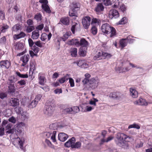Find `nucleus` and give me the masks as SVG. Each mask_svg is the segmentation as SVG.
<instances>
[{
    "label": "nucleus",
    "mask_w": 152,
    "mask_h": 152,
    "mask_svg": "<svg viewBox=\"0 0 152 152\" xmlns=\"http://www.w3.org/2000/svg\"><path fill=\"white\" fill-rule=\"evenodd\" d=\"M91 18L88 16L83 17L82 20V23L84 28L86 29L88 28L90 24Z\"/></svg>",
    "instance_id": "7"
},
{
    "label": "nucleus",
    "mask_w": 152,
    "mask_h": 152,
    "mask_svg": "<svg viewBox=\"0 0 152 152\" xmlns=\"http://www.w3.org/2000/svg\"><path fill=\"white\" fill-rule=\"evenodd\" d=\"M98 102V100L95 98H93L89 101L88 104L91 105V107H94V109L96 105V103Z\"/></svg>",
    "instance_id": "32"
},
{
    "label": "nucleus",
    "mask_w": 152,
    "mask_h": 152,
    "mask_svg": "<svg viewBox=\"0 0 152 152\" xmlns=\"http://www.w3.org/2000/svg\"><path fill=\"white\" fill-rule=\"evenodd\" d=\"M68 136L66 134L63 133H61L58 135V139L61 142H64L68 138Z\"/></svg>",
    "instance_id": "18"
},
{
    "label": "nucleus",
    "mask_w": 152,
    "mask_h": 152,
    "mask_svg": "<svg viewBox=\"0 0 152 152\" xmlns=\"http://www.w3.org/2000/svg\"><path fill=\"white\" fill-rule=\"evenodd\" d=\"M38 102L36 100H34L29 105V107L30 108H33L36 107Z\"/></svg>",
    "instance_id": "49"
},
{
    "label": "nucleus",
    "mask_w": 152,
    "mask_h": 152,
    "mask_svg": "<svg viewBox=\"0 0 152 152\" xmlns=\"http://www.w3.org/2000/svg\"><path fill=\"white\" fill-rule=\"evenodd\" d=\"M38 78L39 84L42 85H44L45 81L44 74L39 73V74Z\"/></svg>",
    "instance_id": "17"
},
{
    "label": "nucleus",
    "mask_w": 152,
    "mask_h": 152,
    "mask_svg": "<svg viewBox=\"0 0 152 152\" xmlns=\"http://www.w3.org/2000/svg\"><path fill=\"white\" fill-rule=\"evenodd\" d=\"M84 60H80L75 62L74 63H76L77 65L81 68H82L83 63H84Z\"/></svg>",
    "instance_id": "51"
},
{
    "label": "nucleus",
    "mask_w": 152,
    "mask_h": 152,
    "mask_svg": "<svg viewBox=\"0 0 152 152\" xmlns=\"http://www.w3.org/2000/svg\"><path fill=\"white\" fill-rule=\"evenodd\" d=\"M127 22V19L126 17H124L118 22L119 24H124Z\"/></svg>",
    "instance_id": "58"
},
{
    "label": "nucleus",
    "mask_w": 152,
    "mask_h": 152,
    "mask_svg": "<svg viewBox=\"0 0 152 152\" xmlns=\"http://www.w3.org/2000/svg\"><path fill=\"white\" fill-rule=\"evenodd\" d=\"M52 36V34L49 33L48 35L45 33H43L42 34L41 39L42 41H45L48 37V39L49 40Z\"/></svg>",
    "instance_id": "29"
},
{
    "label": "nucleus",
    "mask_w": 152,
    "mask_h": 152,
    "mask_svg": "<svg viewBox=\"0 0 152 152\" xmlns=\"http://www.w3.org/2000/svg\"><path fill=\"white\" fill-rule=\"evenodd\" d=\"M75 138L74 137H72L65 143L64 145L67 148L71 147L72 148L74 144H75Z\"/></svg>",
    "instance_id": "13"
},
{
    "label": "nucleus",
    "mask_w": 152,
    "mask_h": 152,
    "mask_svg": "<svg viewBox=\"0 0 152 152\" xmlns=\"http://www.w3.org/2000/svg\"><path fill=\"white\" fill-rule=\"evenodd\" d=\"M45 142L48 147L52 148H54V146L49 140L46 139L45 140Z\"/></svg>",
    "instance_id": "54"
},
{
    "label": "nucleus",
    "mask_w": 152,
    "mask_h": 152,
    "mask_svg": "<svg viewBox=\"0 0 152 152\" xmlns=\"http://www.w3.org/2000/svg\"><path fill=\"white\" fill-rule=\"evenodd\" d=\"M128 42L126 39H123L120 41V45L122 48H123L127 45Z\"/></svg>",
    "instance_id": "36"
},
{
    "label": "nucleus",
    "mask_w": 152,
    "mask_h": 152,
    "mask_svg": "<svg viewBox=\"0 0 152 152\" xmlns=\"http://www.w3.org/2000/svg\"><path fill=\"white\" fill-rule=\"evenodd\" d=\"M29 60V56L25 55L20 58V61L23 62L22 66H24L27 63Z\"/></svg>",
    "instance_id": "21"
},
{
    "label": "nucleus",
    "mask_w": 152,
    "mask_h": 152,
    "mask_svg": "<svg viewBox=\"0 0 152 152\" xmlns=\"http://www.w3.org/2000/svg\"><path fill=\"white\" fill-rule=\"evenodd\" d=\"M113 136H111L109 137L106 140L104 139H101L100 144H102L104 142H108L113 140Z\"/></svg>",
    "instance_id": "40"
},
{
    "label": "nucleus",
    "mask_w": 152,
    "mask_h": 152,
    "mask_svg": "<svg viewBox=\"0 0 152 152\" xmlns=\"http://www.w3.org/2000/svg\"><path fill=\"white\" fill-rule=\"evenodd\" d=\"M10 65V63L8 61H2L0 62V66L3 68H8Z\"/></svg>",
    "instance_id": "22"
},
{
    "label": "nucleus",
    "mask_w": 152,
    "mask_h": 152,
    "mask_svg": "<svg viewBox=\"0 0 152 152\" xmlns=\"http://www.w3.org/2000/svg\"><path fill=\"white\" fill-rule=\"evenodd\" d=\"M22 30L21 26L18 24H16L14 25L12 28V33H17L19 31H21Z\"/></svg>",
    "instance_id": "20"
},
{
    "label": "nucleus",
    "mask_w": 152,
    "mask_h": 152,
    "mask_svg": "<svg viewBox=\"0 0 152 152\" xmlns=\"http://www.w3.org/2000/svg\"><path fill=\"white\" fill-rule=\"evenodd\" d=\"M15 110L16 113L18 114H21L23 111V109L21 107H16L15 108Z\"/></svg>",
    "instance_id": "57"
},
{
    "label": "nucleus",
    "mask_w": 152,
    "mask_h": 152,
    "mask_svg": "<svg viewBox=\"0 0 152 152\" xmlns=\"http://www.w3.org/2000/svg\"><path fill=\"white\" fill-rule=\"evenodd\" d=\"M77 49L74 48L71 49L70 52L71 55L73 57H76L77 56Z\"/></svg>",
    "instance_id": "38"
},
{
    "label": "nucleus",
    "mask_w": 152,
    "mask_h": 152,
    "mask_svg": "<svg viewBox=\"0 0 152 152\" xmlns=\"http://www.w3.org/2000/svg\"><path fill=\"white\" fill-rule=\"evenodd\" d=\"M18 128L16 129V132L19 134L21 133L22 130L20 129L23 127H25L26 124L25 123L21 122L18 123L16 124Z\"/></svg>",
    "instance_id": "15"
},
{
    "label": "nucleus",
    "mask_w": 152,
    "mask_h": 152,
    "mask_svg": "<svg viewBox=\"0 0 152 152\" xmlns=\"http://www.w3.org/2000/svg\"><path fill=\"white\" fill-rule=\"evenodd\" d=\"M9 92L10 93L14 92L15 89L14 84H10L9 86Z\"/></svg>",
    "instance_id": "50"
},
{
    "label": "nucleus",
    "mask_w": 152,
    "mask_h": 152,
    "mask_svg": "<svg viewBox=\"0 0 152 152\" xmlns=\"http://www.w3.org/2000/svg\"><path fill=\"white\" fill-rule=\"evenodd\" d=\"M15 48L17 50H23L24 47V45L23 43L19 42H17L15 45Z\"/></svg>",
    "instance_id": "28"
},
{
    "label": "nucleus",
    "mask_w": 152,
    "mask_h": 152,
    "mask_svg": "<svg viewBox=\"0 0 152 152\" xmlns=\"http://www.w3.org/2000/svg\"><path fill=\"white\" fill-rule=\"evenodd\" d=\"M71 35V33L70 32H67L64 34L63 36L60 37L59 39V40H62L63 41H65Z\"/></svg>",
    "instance_id": "26"
},
{
    "label": "nucleus",
    "mask_w": 152,
    "mask_h": 152,
    "mask_svg": "<svg viewBox=\"0 0 152 152\" xmlns=\"http://www.w3.org/2000/svg\"><path fill=\"white\" fill-rule=\"evenodd\" d=\"M88 104V103L82 104L80 106L82 111L84 112H90L94 109V107H91Z\"/></svg>",
    "instance_id": "6"
},
{
    "label": "nucleus",
    "mask_w": 152,
    "mask_h": 152,
    "mask_svg": "<svg viewBox=\"0 0 152 152\" xmlns=\"http://www.w3.org/2000/svg\"><path fill=\"white\" fill-rule=\"evenodd\" d=\"M11 106L13 107H18L19 105V100L16 98H12L10 101Z\"/></svg>",
    "instance_id": "23"
},
{
    "label": "nucleus",
    "mask_w": 152,
    "mask_h": 152,
    "mask_svg": "<svg viewBox=\"0 0 152 152\" xmlns=\"http://www.w3.org/2000/svg\"><path fill=\"white\" fill-rule=\"evenodd\" d=\"M129 91L130 95L132 98H136L138 97V93L135 89L131 88Z\"/></svg>",
    "instance_id": "24"
},
{
    "label": "nucleus",
    "mask_w": 152,
    "mask_h": 152,
    "mask_svg": "<svg viewBox=\"0 0 152 152\" xmlns=\"http://www.w3.org/2000/svg\"><path fill=\"white\" fill-rule=\"evenodd\" d=\"M132 128H136L137 129H139L140 128V126L137 124H133L129 125L128 127L129 129H130Z\"/></svg>",
    "instance_id": "55"
},
{
    "label": "nucleus",
    "mask_w": 152,
    "mask_h": 152,
    "mask_svg": "<svg viewBox=\"0 0 152 152\" xmlns=\"http://www.w3.org/2000/svg\"><path fill=\"white\" fill-rule=\"evenodd\" d=\"M76 10H72L70 9L69 12V15L70 16H77V14L76 12Z\"/></svg>",
    "instance_id": "43"
},
{
    "label": "nucleus",
    "mask_w": 152,
    "mask_h": 152,
    "mask_svg": "<svg viewBox=\"0 0 152 152\" xmlns=\"http://www.w3.org/2000/svg\"><path fill=\"white\" fill-rule=\"evenodd\" d=\"M103 4L106 6H108L112 4L110 0H103Z\"/></svg>",
    "instance_id": "62"
},
{
    "label": "nucleus",
    "mask_w": 152,
    "mask_h": 152,
    "mask_svg": "<svg viewBox=\"0 0 152 152\" xmlns=\"http://www.w3.org/2000/svg\"><path fill=\"white\" fill-rule=\"evenodd\" d=\"M99 83V80L96 78H92L89 80V87L93 89L98 86Z\"/></svg>",
    "instance_id": "5"
},
{
    "label": "nucleus",
    "mask_w": 152,
    "mask_h": 152,
    "mask_svg": "<svg viewBox=\"0 0 152 152\" xmlns=\"http://www.w3.org/2000/svg\"><path fill=\"white\" fill-rule=\"evenodd\" d=\"M25 36V34L23 32H21L18 34H14L13 36V38L14 39H17L24 37Z\"/></svg>",
    "instance_id": "31"
},
{
    "label": "nucleus",
    "mask_w": 152,
    "mask_h": 152,
    "mask_svg": "<svg viewBox=\"0 0 152 152\" xmlns=\"http://www.w3.org/2000/svg\"><path fill=\"white\" fill-rule=\"evenodd\" d=\"M81 143L80 142H77L74 144L72 147V148H80L81 146Z\"/></svg>",
    "instance_id": "53"
},
{
    "label": "nucleus",
    "mask_w": 152,
    "mask_h": 152,
    "mask_svg": "<svg viewBox=\"0 0 152 152\" xmlns=\"http://www.w3.org/2000/svg\"><path fill=\"white\" fill-rule=\"evenodd\" d=\"M17 81V79L15 78L14 76H10L8 79V83H14Z\"/></svg>",
    "instance_id": "37"
},
{
    "label": "nucleus",
    "mask_w": 152,
    "mask_h": 152,
    "mask_svg": "<svg viewBox=\"0 0 152 152\" xmlns=\"http://www.w3.org/2000/svg\"><path fill=\"white\" fill-rule=\"evenodd\" d=\"M109 97L113 99L120 100L123 97V96L119 92H113L110 93Z\"/></svg>",
    "instance_id": "9"
},
{
    "label": "nucleus",
    "mask_w": 152,
    "mask_h": 152,
    "mask_svg": "<svg viewBox=\"0 0 152 152\" xmlns=\"http://www.w3.org/2000/svg\"><path fill=\"white\" fill-rule=\"evenodd\" d=\"M78 40L77 39H73L69 40L67 44L70 45H75L77 47L79 46Z\"/></svg>",
    "instance_id": "25"
},
{
    "label": "nucleus",
    "mask_w": 152,
    "mask_h": 152,
    "mask_svg": "<svg viewBox=\"0 0 152 152\" xmlns=\"http://www.w3.org/2000/svg\"><path fill=\"white\" fill-rule=\"evenodd\" d=\"M39 36V31L38 30H35L32 33L31 38L34 39H37Z\"/></svg>",
    "instance_id": "30"
},
{
    "label": "nucleus",
    "mask_w": 152,
    "mask_h": 152,
    "mask_svg": "<svg viewBox=\"0 0 152 152\" xmlns=\"http://www.w3.org/2000/svg\"><path fill=\"white\" fill-rule=\"evenodd\" d=\"M60 21L63 24L68 25L69 23V18H63L60 20Z\"/></svg>",
    "instance_id": "33"
},
{
    "label": "nucleus",
    "mask_w": 152,
    "mask_h": 152,
    "mask_svg": "<svg viewBox=\"0 0 152 152\" xmlns=\"http://www.w3.org/2000/svg\"><path fill=\"white\" fill-rule=\"evenodd\" d=\"M83 48H80L79 51V54L80 56H85L86 55V51L85 50H83Z\"/></svg>",
    "instance_id": "52"
},
{
    "label": "nucleus",
    "mask_w": 152,
    "mask_h": 152,
    "mask_svg": "<svg viewBox=\"0 0 152 152\" xmlns=\"http://www.w3.org/2000/svg\"><path fill=\"white\" fill-rule=\"evenodd\" d=\"M114 4L113 5V7L117 8L118 6L120 5V4L118 0H113Z\"/></svg>",
    "instance_id": "61"
},
{
    "label": "nucleus",
    "mask_w": 152,
    "mask_h": 152,
    "mask_svg": "<svg viewBox=\"0 0 152 152\" xmlns=\"http://www.w3.org/2000/svg\"><path fill=\"white\" fill-rule=\"evenodd\" d=\"M28 118V114L26 112L23 111L21 113V118L23 120H25Z\"/></svg>",
    "instance_id": "35"
},
{
    "label": "nucleus",
    "mask_w": 152,
    "mask_h": 152,
    "mask_svg": "<svg viewBox=\"0 0 152 152\" xmlns=\"http://www.w3.org/2000/svg\"><path fill=\"white\" fill-rule=\"evenodd\" d=\"M80 28V26L79 23H74L72 25L71 30L73 34H74L75 31H77Z\"/></svg>",
    "instance_id": "19"
},
{
    "label": "nucleus",
    "mask_w": 152,
    "mask_h": 152,
    "mask_svg": "<svg viewBox=\"0 0 152 152\" xmlns=\"http://www.w3.org/2000/svg\"><path fill=\"white\" fill-rule=\"evenodd\" d=\"M119 16L118 11L115 10H110L109 12V16L110 18H112L113 17L115 18L118 17Z\"/></svg>",
    "instance_id": "14"
},
{
    "label": "nucleus",
    "mask_w": 152,
    "mask_h": 152,
    "mask_svg": "<svg viewBox=\"0 0 152 152\" xmlns=\"http://www.w3.org/2000/svg\"><path fill=\"white\" fill-rule=\"evenodd\" d=\"M54 110V105L52 104L46 106L44 110V114L48 116H51L53 114Z\"/></svg>",
    "instance_id": "4"
},
{
    "label": "nucleus",
    "mask_w": 152,
    "mask_h": 152,
    "mask_svg": "<svg viewBox=\"0 0 152 152\" xmlns=\"http://www.w3.org/2000/svg\"><path fill=\"white\" fill-rule=\"evenodd\" d=\"M34 44L36 45L40 48L43 47L45 44L44 43L41 42L40 41L35 42Z\"/></svg>",
    "instance_id": "56"
},
{
    "label": "nucleus",
    "mask_w": 152,
    "mask_h": 152,
    "mask_svg": "<svg viewBox=\"0 0 152 152\" xmlns=\"http://www.w3.org/2000/svg\"><path fill=\"white\" fill-rule=\"evenodd\" d=\"M119 10L122 12H124L126 10V7L125 5L123 4H121L120 5Z\"/></svg>",
    "instance_id": "60"
},
{
    "label": "nucleus",
    "mask_w": 152,
    "mask_h": 152,
    "mask_svg": "<svg viewBox=\"0 0 152 152\" xmlns=\"http://www.w3.org/2000/svg\"><path fill=\"white\" fill-rule=\"evenodd\" d=\"M72 110L71 114H76L78 113L80 111V109L77 106H74L72 107Z\"/></svg>",
    "instance_id": "44"
},
{
    "label": "nucleus",
    "mask_w": 152,
    "mask_h": 152,
    "mask_svg": "<svg viewBox=\"0 0 152 152\" xmlns=\"http://www.w3.org/2000/svg\"><path fill=\"white\" fill-rule=\"evenodd\" d=\"M39 2L42 3V9L48 13H50L51 11L48 5V1L46 0H39Z\"/></svg>",
    "instance_id": "8"
},
{
    "label": "nucleus",
    "mask_w": 152,
    "mask_h": 152,
    "mask_svg": "<svg viewBox=\"0 0 152 152\" xmlns=\"http://www.w3.org/2000/svg\"><path fill=\"white\" fill-rule=\"evenodd\" d=\"M30 70L32 72L35 70V64L34 61H31L30 62Z\"/></svg>",
    "instance_id": "41"
},
{
    "label": "nucleus",
    "mask_w": 152,
    "mask_h": 152,
    "mask_svg": "<svg viewBox=\"0 0 152 152\" xmlns=\"http://www.w3.org/2000/svg\"><path fill=\"white\" fill-rule=\"evenodd\" d=\"M80 4L75 2H74L71 4L70 5L71 9L72 10H76L80 7Z\"/></svg>",
    "instance_id": "34"
},
{
    "label": "nucleus",
    "mask_w": 152,
    "mask_h": 152,
    "mask_svg": "<svg viewBox=\"0 0 152 152\" xmlns=\"http://www.w3.org/2000/svg\"><path fill=\"white\" fill-rule=\"evenodd\" d=\"M79 46H81L83 47H87L88 45V42L84 38L81 39L80 41L78 40Z\"/></svg>",
    "instance_id": "27"
},
{
    "label": "nucleus",
    "mask_w": 152,
    "mask_h": 152,
    "mask_svg": "<svg viewBox=\"0 0 152 152\" xmlns=\"http://www.w3.org/2000/svg\"><path fill=\"white\" fill-rule=\"evenodd\" d=\"M8 121L13 124H15L17 121V119L13 116H11L9 118Z\"/></svg>",
    "instance_id": "46"
},
{
    "label": "nucleus",
    "mask_w": 152,
    "mask_h": 152,
    "mask_svg": "<svg viewBox=\"0 0 152 152\" xmlns=\"http://www.w3.org/2000/svg\"><path fill=\"white\" fill-rule=\"evenodd\" d=\"M16 75L20 77L23 78H26L28 77V75L27 74H21L19 72H16Z\"/></svg>",
    "instance_id": "63"
},
{
    "label": "nucleus",
    "mask_w": 152,
    "mask_h": 152,
    "mask_svg": "<svg viewBox=\"0 0 152 152\" xmlns=\"http://www.w3.org/2000/svg\"><path fill=\"white\" fill-rule=\"evenodd\" d=\"M104 7L101 3L98 4L95 7L94 10L97 14H100L104 10Z\"/></svg>",
    "instance_id": "16"
},
{
    "label": "nucleus",
    "mask_w": 152,
    "mask_h": 152,
    "mask_svg": "<svg viewBox=\"0 0 152 152\" xmlns=\"http://www.w3.org/2000/svg\"><path fill=\"white\" fill-rule=\"evenodd\" d=\"M134 140L132 137L128 136L123 133H118L116 135L115 142L117 144L122 146L124 145L125 142H132Z\"/></svg>",
    "instance_id": "1"
},
{
    "label": "nucleus",
    "mask_w": 152,
    "mask_h": 152,
    "mask_svg": "<svg viewBox=\"0 0 152 152\" xmlns=\"http://www.w3.org/2000/svg\"><path fill=\"white\" fill-rule=\"evenodd\" d=\"M131 69L129 67H127L125 68H122L121 67H119L118 70L120 73H123L126 72L128 71Z\"/></svg>",
    "instance_id": "45"
},
{
    "label": "nucleus",
    "mask_w": 152,
    "mask_h": 152,
    "mask_svg": "<svg viewBox=\"0 0 152 152\" xmlns=\"http://www.w3.org/2000/svg\"><path fill=\"white\" fill-rule=\"evenodd\" d=\"M91 32L94 35H96L97 33V29L96 27L94 26L91 28Z\"/></svg>",
    "instance_id": "64"
},
{
    "label": "nucleus",
    "mask_w": 152,
    "mask_h": 152,
    "mask_svg": "<svg viewBox=\"0 0 152 152\" xmlns=\"http://www.w3.org/2000/svg\"><path fill=\"white\" fill-rule=\"evenodd\" d=\"M12 125L9 123L7 124L5 127V131L7 134H13L15 132L17 133L15 128H12Z\"/></svg>",
    "instance_id": "10"
},
{
    "label": "nucleus",
    "mask_w": 152,
    "mask_h": 152,
    "mask_svg": "<svg viewBox=\"0 0 152 152\" xmlns=\"http://www.w3.org/2000/svg\"><path fill=\"white\" fill-rule=\"evenodd\" d=\"M101 31L104 34H108L110 33V37H113L116 35V31L115 29L111 27L108 23H106L103 24L101 27Z\"/></svg>",
    "instance_id": "2"
},
{
    "label": "nucleus",
    "mask_w": 152,
    "mask_h": 152,
    "mask_svg": "<svg viewBox=\"0 0 152 152\" xmlns=\"http://www.w3.org/2000/svg\"><path fill=\"white\" fill-rule=\"evenodd\" d=\"M69 75H66L64 77L59 79V82L61 83H62L65 82L66 80H67L69 78Z\"/></svg>",
    "instance_id": "39"
},
{
    "label": "nucleus",
    "mask_w": 152,
    "mask_h": 152,
    "mask_svg": "<svg viewBox=\"0 0 152 152\" xmlns=\"http://www.w3.org/2000/svg\"><path fill=\"white\" fill-rule=\"evenodd\" d=\"M133 103L135 105H138L146 106L148 104V102L142 98H140L139 99L134 101Z\"/></svg>",
    "instance_id": "12"
},
{
    "label": "nucleus",
    "mask_w": 152,
    "mask_h": 152,
    "mask_svg": "<svg viewBox=\"0 0 152 152\" xmlns=\"http://www.w3.org/2000/svg\"><path fill=\"white\" fill-rule=\"evenodd\" d=\"M102 52H98L94 57L95 60H99L102 59Z\"/></svg>",
    "instance_id": "42"
},
{
    "label": "nucleus",
    "mask_w": 152,
    "mask_h": 152,
    "mask_svg": "<svg viewBox=\"0 0 152 152\" xmlns=\"http://www.w3.org/2000/svg\"><path fill=\"white\" fill-rule=\"evenodd\" d=\"M111 56V55L110 54L102 52V59H108Z\"/></svg>",
    "instance_id": "47"
},
{
    "label": "nucleus",
    "mask_w": 152,
    "mask_h": 152,
    "mask_svg": "<svg viewBox=\"0 0 152 152\" xmlns=\"http://www.w3.org/2000/svg\"><path fill=\"white\" fill-rule=\"evenodd\" d=\"M100 20L96 18H93L92 20L91 24L94 25V24L99 25Z\"/></svg>",
    "instance_id": "48"
},
{
    "label": "nucleus",
    "mask_w": 152,
    "mask_h": 152,
    "mask_svg": "<svg viewBox=\"0 0 152 152\" xmlns=\"http://www.w3.org/2000/svg\"><path fill=\"white\" fill-rule=\"evenodd\" d=\"M25 141V139L24 138L17 137L14 139L13 143L15 146L19 147L20 149H23Z\"/></svg>",
    "instance_id": "3"
},
{
    "label": "nucleus",
    "mask_w": 152,
    "mask_h": 152,
    "mask_svg": "<svg viewBox=\"0 0 152 152\" xmlns=\"http://www.w3.org/2000/svg\"><path fill=\"white\" fill-rule=\"evenodd\" d=\"M56 132L53 131V132H48L46 133L45 136L48 138H50V139L52 140L53 142H55L56 141Z\"/></svg>",
    "instance_id": "11"
},
{
    "label": "nucleus",
    "mask_w": 152,
    "mask_h": 152,
    "mask_svg": "<svg viewBox=\"0 0 152 152\" xmlns=\"http://www.w3.org/2000/svg\"><path fill=\"white\" fill-rule=\"evenodd\" d=\"M9 28V26L7 25L4 24L2 27L1 28V31L3 32H5L7 31V29Z\"/></svg>",
    "instance_id": "59"
}]
</instances>
